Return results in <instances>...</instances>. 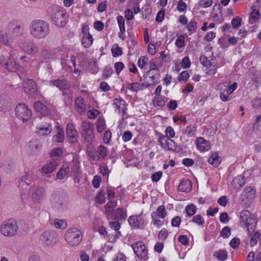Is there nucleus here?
I'll return each instance as SVG.
<instances>
[{
  "instance_id": "1",
  "label": "nucleus",
  "mask_w": 261,
  "mask_h": 261,
  "mask_svg": "<svg viewBox=\"0 0 261 261\" xmlns=\"http://www.w3.org/2000/svg\"><path fill=\"white\" fill-rule=\"evenodd\" d=\"M29 30L31 35L37 39L45 38L50 32L49 24L40 19L33 20L30 24Z\"/></svg>"
},
{
  "instance_id": "2",
  "label": "nucleus",
  "mask_w": 261,
  "mask_h": 261,
  "mask_svg": "<svg viewBox=\"0 0 261 261\" xmlns=\"http://www.w3.org/2000/svg\"><path fill=\"white\" fill-rule=\"evenodd\" d=\"M48 12L51 13V18L57 26L62 27L66 24L67 16L63 9L53 6L48 9Z\"/></svg>"
},
{
  "instance_id": "3",
  "label": "nucleus",
  "mask_w": 261,
  "mask_h": 261,
  "mask_svg": "<svg viewBox=\"0 0 261 261\" xmlns=\"http://www.w3.org/2000/svg\"><path fill=\"white\" fill-rule=\"evenodd\" d=\"M1 232L3 235L8 237L15 236L17 232L22 234V232L18 230L17 222L13 219H8L3 222L1 226Z\"/></svg>"
},
{
  "instance_id": "4",
  "label": "nucleus",
  "mask_w": 261,
  "mask_h": 261,
  "mask_svg": "<svg viewBox=\"0 0 261 261\" xmlns=\"http://www.w3.org/2000/svg\"><path fill=\"white\" fill-rule=\"evenodd\" d=\"M240 225L243 227H247L248 232L250 233L255 230L256 221L249 211L244 210L240 215Z\"/></svg>"
},
{
  "instance_id": "5",
  "label": "nucleus",
  "mask_w": 261,
  "mask_h": 261,
  "mask_svg": "<svg viewBox=\"0 0 261 261\" xmlns=\"http://www.w3.org/2000/svg\"><path fill=\"white\" fill-rule=\"evenodd\" d=\"M67 243L71 246L77 245L82 240V232L76 228L68 229L64 236Z\"/></svg>"
},
{
  "instance_id": "6",
  "label": "nucleus",
  "mask_w": 261,
  "mask_h": 261,
  "mask_svg": "<svg viewBox=\"0 0 261 261\" xmlns=\"http://www.w3.org/2000/svg\"><path fill=\"white\" fill-rule=\"evenodd\" d=\"M33 125L37 129L35 133L40 136L47 135L52 130L50 123L44 121L40 117L34 120L33 122Z\"/></svg>"
},
{
  "instance_id": "7",
  "label": "nucleus",
  "mask_w": 261,
  "mask_h": 261,
  "mask_svg": "<svg viewBox=\"0 0 261 261\" xmlns=\"http://www.w3.org/2000/svg\"><path fill=\"white\" fill-rule=\"evenodd\" d=\"M18 45L29 55L37 54L39 51L38 45L25 38L20 39L18 42Z\"/></svg>"
},
{
  "instance_id": "8",
  "label": "nucleus",
  "mask_w": 261,
  "mask_h": 261,
  "mask_svg": "<svg viewBox=\"0 0 261 261\" xmlns=\"http://www.w3.org/2000/svg\"><path fill=\"white\" fill-rule=\"evenodd\" d=\"M82 135L86 141H92L95 138L92 124L88 121H83L81 124Z\"/></svg>"
},
{
  "instance_id": "9",
  "label": "nucleus",
  "mask_w": 261,
  "mask_h": 261,
  "mask_svg": "<svg viewBox=\"0 0 261 261\" xmlns=\"http://www.w3.org/2000/svg\"><path fill=\"white\" fill-rule=\"evenodd\" d=\"M16 116L23 122L28 121L31 117L32 111L24 103H19L15 108Z\"/></svg>"
},
{
  "instance_id": "10",
  "label": "nucleus",
  "mask_w": 261,
  "mask_h": 261,
  "mask_svg": "<svg viewBox=\"0 0 261 261\" xmlns=\"http://www.w3.org/2000/svg\"><path fill=\"white\" fill-rule=\"evenodd\" d=\"M40 238L42 243L47 247L53 246L58 241L57 234L51 230L44 231Z\"/></svg>"
},
{
  "instance_id": "11",
  "label": "nucleus",
  "mask_w": 261,
  "mask_h": 261,
  "mask_svg": "<svg viewBox=\"0 0 261 261\" xmlns=\"http://www.w3.org/2000/svg\"><path fill=\"white\" fill-rule=\"evenodd\" d=\"M52 204L59 211L63 212L66 210L68 206V200L66 197L61 196L57 194H54L51 197Z\"/></svg>"
},
{
  "instance_id": "12",
  "label": "nucleus",
  "mask_w": 261,
  "mask_h": 261,
  "mask_svg": "<svg viewBox=\"0 0 261 261\" xmlns=\"http://www.w3.org/2000/svg\"><path fill=\"white\" fill-rule=\"evenodd\" d=\"M159 74H155L153 71H148L140 78V84L143 87H148L153 85L155 83V79L159 76Z\"/></svg>"
},
{
  "instance_id": "13",
  "label": "nucleus",
  "mask_w": 261,
  "mask_h": 261,
  "mask_svg": "<svg viewBox=\"0 0 261 261\" xmlns=\"http://www.w3.org/2000/svg\"><path fill=\"white\" fill-rule=\"evenodd\" d=\"M134 253L140 259H143L147 255L148 251L144 244L140 241H138L132 244Z\"/></svg>"
},
{
  "instance_id": "14",
  "label": "nucleus",
  "mask_w": 261,
  "mask_h": 261,
  "mask_svg": "<svg viewBox=\"0 0 261 261\" xmlns=\"http://www.w3.org/2000/svg\"><path fill=\"white\" fill-rule=\"evenodd\" d=\"M23 88L25 93L33 97L37 94V86L32 79H26L23 83Z\"/></svg>"
},
{
  "instance_id": "15",
  "label": "nucleus",
  "mask_w": 261,
  "mask_h": 261,
  "mask_svg": "<svg viewBox=\"0 0 261 261\" xmlns=\"http://www.w3.org/2000/svg\"><path fill=\"white\" fill-rule=\"evenodd\" d=\"M66 135L70 142L76 144L78 142V133L72 123H68L66 126Z\"/></svg>"
},
{
  "instance_id": "16",
  "label": "nucleus",
  "mask_w": 261,
  "mask_h": 261,
  "mask_svg": "<svg viewBox=\"0 0 261 261\" xmlns=\"http://www.w3.org/2000/svg\"><path fill=\"white\" fill-rule=\"evenodd\" d=\"M7 29L11 31L14 36H18L23 31L22 23L18 20H12L8 24Z\"/></svg>"
},
{
  "instance_id": "17",
  "label": "nucleus",
  "mask_w": 261,
  "mask_h": 261,
  "mask_svg": "<svg viewBox=\"0 0 261 261\" xmlns=\"http://www.w3.org/2000/svg\"><path fill=\"white\" fill-rule=\"evenodd\" d=\"M45 190L43 188L35 187L33 188L31 196L34 203H39L41 202L45 195Z\"/></svg>"
},
{
  "instance_id": "18",
  "label": "nucleus",
  "mask_w": 261,
  "mask_h": 261,
  "mask_svg": "<svg viewBox=\"0 0 261 261\" xmlns=\"http://www.w3.org/2000/svg\"><path fill=\"white\" fill-rule=\"evenodd\" d=\"M60 164L59 159H56L49 163L45 164L42 168V172L44 174H49L54 172Z\"/></svg>"
},
{
  "instance_id": "19",
  "label": "nucleus",
  "mask_w": 261,
  "mask_h": 261,
  "mask_svg": "<svg viewBox=\"0 0 261 261\" xmlns=\"http://www.w3.org/2000/svg\"><path fill=\"white\" fill-rule=\"evenodd\" d=\"M11 108L10 99L6 95L0 96V112H6Z\"/></svg>"
},
{
  "instance_id": "20",
  "label": "nucleus",
  "mask_w": 261,
  "mask_h": 261,
  "mask_svg": "<svg viewBox=\"0 0 261 261\" xmlns=\"http://www.w3.org/2000/svg\"><path fill=\"white\" fill-rule=\"evenodd\" d=\"M4 67L11 71H15L20 68V65L15 61V59L13 56H10L9 59L6 62Z\"/></svg>"
},
{
  "instance_id": "21",
  "label": "nucleus",
  "mask_w": 261,
  "mask_h": 261,
  "mask_svg": "<svg viewBox=\"0 0 261 261\" xmlns=\"http://www.w3.org/2000/svg\"><path fill=\"white\" fill-rule=\"evenodd\" d=\"M197 148L202 151L208 150L211 148L210 143L203 138L199 137L196 141Z\"/></svg>"
},
{
  "instance_id": "22",
  "label": "nucleus",
  "mask_w": 261,
  "mask_h": 261,
  "mask_svg": "<svg viewBox=\"0 0 261 261\" xmlns=\"http://www.w3.org/2000/svg\"><path fill=\"white\" fill-rule=\"evenodd\" d=\"M51 83L63 91L68 90L70 87V83L66 80H57L51 81Z\"/></svg>"
},
{
  "instance_id": "23",
  "label": "nucleus",
  "mask_w": 261,
  "mask_h": 261,
  "mask_svg": "<svg viewBox=\"0 0 261 261\" xmlns=\"http://www.w3.org/2000/svg\"><path fill=\"white\" fill-rule=\"evenodd\" d=\"M34 108L37 113L43 115H48L50 113L49 109L40 101H36L34 105Z\"/></svg>"
},
{
  "instance_id": "24",
  "label": "nucleus",
  "mask_w": 261,
  "mask_h": 261,
  "mask_svg": "<svg viewBox=\"0 0 261 261\" xmlns=\"http://www.w3.org/2000/svg\"><path fill=\"white\" fill-rule=\"evenodd\" d=\"M192 189V184L190 180L182 179L181 182L179 183L178 187L177 190L180 192H186L187 193L189 192Z\"/></svg>"
},
{
  "instance_id": "25",
  "label": "nucleus",
  "mask_w": 261,
  "mask_h": 261,
  "mask_svg": "<svg viewBox=\"0 0 261 261\" xmlns=\"http://www.w3.org/2000/svg\"><path fill=\"white\" fill-rule=\"evenodd\" d=\"M32 181V176L29 174L26 173L23 175L18 181V187L22 189H25L29 186Z\"/></svg>"
},
{
  "instance_id": "26",
  "label": "nucleus",
  "mask_w": 261,
  "mask_h": 261,
  "mask_svg": "<svg viewBox=\"0 0 261 261\" xmlns=\"http://www.w3.org/2000/svg\"><path fill=\"white\" fill-rule=\"evenodd\" d=\"M75 107L78 113L82 114L85 112L86 108L83 98L79 97L75 99Z\"/></svg>"
},
{
  "instance_id": "27",
  "label": "nucleus",
  "mask_w": 261,
  "mask_h": 261,
  "mask_svg": "<svg viewBox=\"0 0 261 261\" xmlns=\"http://www.w3.org/2000/svg\"><path fill=\"white\" fill-rule=\"evenodd\" d=\"M69 172V168L68 164H64L57 172V178L59 179H63L68 175Z\"/></svg>"
},
{
  "instance_id": "28",
  "label": "nucleus",
  "mask_w": 261,
  "mask_h": 261,
  "mask_svg": "<svg viewBox=\"0 0 261 261\" xmlns=\"http://www.w3.org/2000/svg\"><path fill=\"white\" fill-rule=\"evenodd\" d=\"M41 145L39 141L33 140L29 143L30 151L33 155H37L38 150L41 148Z\"/></svg>"
},
{
  "instance_id": "29",
  "label": "nucleus",
  "mask_w": 261,
  "mask_h": 261,
  "mask_svg": "<svg viewBox=\"0 0 261 261\" xmlns=\"http://www.w3.org/2000/svg\"><path fill=\"white\" fill-rule=\"evenodd\" d=\"M93 42V38L90 34L84 35L82 39V43L85 48H89Z\"/></svg>"
},
{
  "instance_id": "30",
  "label": "nucleus",
  "mask_w": 261,
  "mask_h": 261,
  "mask_svg": "<svg viewBox=\"0 0 261 261\" xmlns=\"http://www.w3.org/2000/svg\"><path fill=\"white\" fill-rule=\"evenodd\" d=\"M255 193V189L251 187H246L243 192L244 196H246L249 201H251L254 198Z\"/></svg>"
},
{
  "instance_id": "31",
  "label": "nucleus",
  "mask_w": 261,
  "mask_h": 261,
  "mask_svg": "<svg viewBox=\"0 0 261 261\" xmlns=\"http://www.w3.org/2000/svg\"><path fill=\"white\" fill-rule=\"evenodd\" d=\"M96 152L98 160H103L107 155V148L103 145H99L97 147Z\"/></svg>"
},
{
  "instance_id": "32",
  "label": "nucleus",
  "mask_w": 261,
  "mask_h": 261,
  "mask_svg": "<svg viewBox=\"0 0 261 261\" xmlns=\"http://www.w3.org/2000/svg\"><path fill=\"white\" fill-rule=\"evenodd\" d=\"M208 162L214 167H218L221 162V157L217 153H213L209 158Z\"/></svg>"
},
{
  "instance_id": "33",
  "label": "nucleus",
  "mask_w": 261,
  "mask_h": 261,
  "mask_svg": "<svg viewBox=\"0 0 261 261\" xmlns=\"http://www.w3.org/2000/svg\"><path fill=\"white\" fill-rule=\"evenodd\" d=\"M113 213L116 220H120L125 219L126 218V212L121 208H118L115 210H113Z\"/></svg>"
},
{
  "instance_id": "34",
  "label": "nucleus",
  "mask_w": 261,
  "mask_h": 261,
  "mask_svg": "<svg viewBox=\"0 0 261 261\" xmlns=\"http://www.w3.org/2000/svg\"><path fill=\"white\" fill-rule=\"evenodd\" d=\"M249 236L251 237L250 238V246L251 247L256 245L258 240L259 239L260 234L258 231H251L250 233L248 232Z\"/></svg>"
},
{
  "instance_id": "35",
  "label": "nucleus",
  "mask_w": 261,
  "mask_h": 261,
  "mask_svg": "<svg viewBox=\"0 0 261 261\" xmlns=\"http://www.w3.org/2000/svg\"><path fill=\"white\" fill-rule=\"evenodd\" d=\"M58 133L55 137V141L58 143H62L65 138L64 132L62 128L57 126Z\"/></svg>"
},
{
  "instance_id": "36",
  "label": "nucleus",
  "mask_w": 261,
  "mask_h": 261,
  "mask_svg": "<svg viewBox=\"0 0 261 261\" xmlns=\"http://www.w3.org/2000/svg\"><path fill=\"white\" fill-rule=\"evenodd\" d=\"M113 105L119 111V112L122 111L123 114L125 113L124 110L125 108L124 106V101L115 99L114 101Z\"/></svg>"
},
{
  "instance_id": "37",
  "label": "nucleus",
  "mask_w": 261,
  "mask_h": 261,
  "mask_svg": "<svg viewBox=\"0 0 261 261\" xmlns=\"http://www.w3.org/2000/svg\"><path fill=\"white\" fill-rule=\"evenodd\" d=\"M214 256L216 257L219 260L224 261L227 258V252L225 250H219L214 253Z\"/></svg>"
},
{
  "instance_id": "38",
  "label": "nucleus",
  "mask_w": 261,
  "mask_h": 261,
  "mask_svg": "<svg viewBox=\"0 0 261 261\" xmlns=\"http://www.w3.org/2000/svg\"><path fill=\"white\" fill-rule=\"evenodd\" d=\"M164 148L168 150L174 151L176 149V146L173 140L170 138H167Z\"/></svg>"
},
{
  "instance_id": "39",
  "label": "nucleus",
  "mask_w": 261,
  "mask_h": 261,
  "mask_svg": "<svg viewBox=\"0 0 261 261\" xmlns=\"http://www.w3.org/2000/svg\"><path fill=\"white\" fill-rule=\"evenodd\" d=\"M54 225L56 228L64 229L67 226V222L64 220L55 219L54 221Z\"/></svg>"
},
{
  "instance_id": "40",
  "label": "nucleus",
  "mask_w": 261,
  "mask_h": 261,
  "mask_svg": "<svg viewBox=\"0 0 261 261\" xmlns=\"http://www.w3.org/2000/svg\"><path fill=\"white\" fill-rule=\"evenodd\" d=\"M0 42L9 46L12 44L11 39L8 38L7 35L2 31H0Z\"/></svg>"
},
{
  "instance_id": "41",
  "label": "nucleus",
  "mask_w": 261,
  "mask_h": 261,
  "mask_svg": "<svg viewBox=\"0 0 261 261\" xmlns=\"http://www.w3.org/2000/svg\"><path fill=\"white\" fill-rule=\"evenodd\" d=\"M105 191L101 189L97 194L96 197V201L99 204H102L105 202Z\"/></svg>"
},
{
  "instance_id": "42",
  "label": "nucleus",
  "mask_w": 261,
  "mask_h": 261,
  "mask_svg": "<svg viewBox=\"0 0 261 261\" xmlns=\"http://www.w3.org/2000/svg\"><path fill=\"white\" fill-rule=\"evenodd\" d=\"M63 95L64 96V100L66 105L71 104L72 99V95L71 92L68 89L65 91L63 92Z\"/></svg>"
},
{
  "instance_id": "43",
  "label": "nucleus",
  "mask_w": 261,
  "mask_h": 261,
  "mask_svg": "<svg viewBox=\"0 0 261 261\" xmlns=\"http://www.w3.org/2000/svg\"><path fill=\"white\" fill-rule=\"evenodd\" d=\"M97 130L99 133H101L106 128L105 120L101 118H98L96 122Z\"/></svg>"
},
{
  "instance_id": "44",
  "label": "nucleus",
  "mask_w": 261,
  "mask_h": 261,
  "mask_svg": "<svg viewBox=\"0 0 261 261\" xmlns=\"http://www.w3.org/2000/svg\"><path fill=\"white\" fill-rule=\"evenodd\" d=\"M140 218V216H130L128 218V222L132 226L138 228L139 227V219Z\"/></svg>"
},
{
  "instance_id": "45",
  "label": "nucleus",
  "mask_w": 261,
  "mask_h": 261,
  "mask_svg": "<svg viewBox=\"0 0 261 261\" xmlns=\"http://www.w3.org/2000/svg\"><path fill=\"white\" fill-rule=\"evenodd\" d=\"M112 53L113 56L116 57L122 54V50L121 47H119L117 44H115L112 48Z\"/></svg>"
},
{
  "instance_id": "46",
  "label": "nucleus",
  "mask_w": 261,
  "mask_h": 261,
  "mask_svg": "<svg viewBox=\"0 0 261 261\" xmlns=\"http://www.w3.org/2000/svg\"><path fill=\"white\" fill-rule=\"evenodd\" d=\"M62 154V150L61 148H56L54 149L50 153V156L53 160L56 159H59Z\"/></svg>"
},
{
  "instance_id": "47",
  "label": "nucleus",
  "mask_w": 261,
  "mask_h": 261,
  "mask_svg": "<svg viewBox=\"0 0 261 261\" xmlns=\"http://www.w3.org/2000/svg\"><path fill=\"white\" fill-rule=\"evenodd\" d=\"M72 166L71 167V171L73 173V177H77V174L80 169V164L77 161H72Z\"/></svg>"
},
{
  "instance_id": "48",
  "label": "nucleus",
  "mask_w": 261,
  "mask_h": 261,
  "mask_svg": "<svg viewBox=\"0 0 261 261\" xmlns=\"http://www.w3.org/2000/svg\"><path fill=\"white\" fill-rule=\"evenodd\" d=\"M187 215L191 217L194 215L196 211V207L193 204L188 205L185 208Z\"/></svg>"
},
{
  "instance_id": "49",
  "label": "nucleus",
  "mask_w": 261,
  "mask_h": 261,
  "mask_svg": "<svg viewBox=\"0 0 261 261\" xmlns=\"http://www.w3.org/2000/svg\"><path fill=\"white\" fill-rule=\"evenodd\" d=\"M157 215L161 218H164L166 215L165 207L164 205L159 206L156 210V214H155V216Z\"/></svg>"
},
{
  "instance_id": "50",
  "label": "nucleus",
  "mask_w": 261,
  "mask_h": 261,
  "mask_svg": "<svg viewBox=\"0 0 261 261\" xmlns=\"http://www.w3.org/2000/svg\"><path fill=\"white\" fill-rule=\"evenodd\" d=\"M117 22L119 25L120 31L124 33L125 31L124 22L125 20L123 16H118L117 18Z\"/></svg>"
},
{
  "instance_id": "51",
  "label": "nucleus",
  "mask_w": 261,
  "mask_h": 261,
  "mask_svg": "<svg viewBox=\"0 0 261 261\" xmlns=\"http://www.w3.org/2000/svg\"><path fill=\"white\" fill-rule=\"evenodd\" d=\"M153 103L154 106L160 107H163L165 105V100L162 97L159 96L154 97Z\"/></svg>"
},
{
  "instance_id": "52",
  "label": "nucleus",
  "mask_w": 261,
  "mask_h": 261,
  "mask_svg": "<svg viewBox=\"0 0 261 261\" xmlns=\"http://www.w3.org/2000/svg\"><path fill=\"white\" fill-rule=\"evenodd\" d=\"M175 44L179 48L185 47V37L183 35H179L178 36L175 41Z\"/></svg>"
},
{
  "instance_id": "53",
  "label": "nucleus",
  "mask_w": 261,
  "mask_h": 261,
  "mask_svg": "<svg viewBox=\"0 0 261 261\" xmlns=\"http://www.w3.org/2000/svg\"><path fill=\"white\" fill-rule=\"evenodd\" d=\"M200 62L204 66L210 68L212 66L211 63L208 61L207 58L206 56L202 55L199 58Z\"/></svg>"
},
{
  "instance_id": "54",
  "label": "nucleus",
  "mask_w": 261,
  "mask_h": 261,
  "mask_svg": "<svg viewBox=\"0 0 261 261\" xmlns=\"http://www.w3.org/2000/svg\"><path fill=\"white\" fill-rule=\"evenodd\" d=\"M192 221L199 225H202L204 223L203 218L200 215H197L194 216L192 218Z\"/></svg>"
},
{
  "instance_id": "55",
  "label": "nucleus",
  "mask_w": 261,
  "mask_h": 261,
  "mask_svg": "<svg viewBox=\"0 0 261 261\" xmlns=\"http://www.w3.org/2000/svg\"><path fill=\"white\" fill-rule=\"evenodd\" d=\"M117 206V202L111 201L108 202L105 206V209L107 212L112 213V209L115 207Z\"/></svg>"
},
{
  "instance_id": "56",
  "label": "nucleus",
  "mask_w": 261,
  "mask_h": 261,
  "mask_svg": "<svg viewBox=\"0 0 261 261\" xmlns=\"http://www.w3.org/2000/svg\"><path fill=\"white\" fill-rule=\"evenodd\" d=\"M260 18V13L258 10L254 9L252 10V13L251 14V16L250 18V21L252 22V20H253L254 21L258 20Z\"/></svg>"
},
{
  "instance_id": "57",
  "label": "nucleus",
  "mask_w": 261,
  "mask_h": 261,
  "mask_svg": "<svg viewBox=\"0 0 261 261\" xmlns=\"http://www.w3.org/2000/svg\"><path fill=\"white\" fill-rule=\"evenodd\" d=\"M242 21L241 18L237 16L235 18H233L231 20V25L234 29H238L240 27L241 25V23Z\"/></svg>"
},
{
  "instance_id": "58",
  "label": "nucleus",
  "mask_w": 261,
  "mask_h": 261,
  "mask_svg": "<svg viewBox=\"0 0 261 261\" xmlns=\"http://www.w3.org/2000/svg\"><path fill=\"white\" fill-rule=\"evenodd\" d=\"M148 60V58H147L146 57H141L138 60V66L142 69L144 68L145 66L147 64Z\"/></svg>"
},
{
  "instance_id": "59",
  "label": "nucleus",
  "mask_w": 261,
  "mask_h": 261,
  "mask_svg": "<svg viewBox=\"0 0 261 261\" xmlns=\"http://www.w3.org/2000/svg\"><path fill=\"white\" fill-rule=\"evenodd\" d=\"M168 235V232L166 228H163L161 230L158 234V238L161 240H165L166 239Z\"/></svg>"
},
{
  "instance_id": "60",
  "label": "nucleus",
  "mask_w": 261,
  "mask_h": 261,
  "mask_svg": "<svg viewBox=\"0 0 261 261\" xmlns=\"http://www.w3.org/2000/svg\"><path fill=\"white\" fill-rule=\"evenodd\" d=\"M112 73V68L110 66H106L102 72V75L105 78H108L111 75Z\"/></svg>"
},
{
  "instance_id": "61",
  "label": "nucleus",
  "mask_w": 261,
  "mask_h": 261,
  "mask_svg": "<svg viewBox=\"0 0 261 261\" xmlns=\"http://www.w3.org/2000/svg\"><path fill=\"white\" fill-rule=\"evenodd\" d=\"M230 234V229L228 226L224 227L220 232V235L224 238H228Z\"/></svg>"
},
{
  "instance_id": "62",
  "label": "nucleus",
  "mask_w": 261,
  "mask_h": 261,
  "mask_svg": "<svg viewBox=\"0 0 261 261\" xmlns=\"http://www.w3.org/2000/svg\"><path fill=\"white\" fill-rule=\"evenodd\" d=\"M189 77V74L187 71H184L180 73L178 77L179 81H184L187 82Z\"/></svg>"
},
{
  "instance_id": "63",
  "label": "nucleus",
  "mask_w": 261,
  "mask_h": 261,
  "mask_svg": "<svg viewBox=\"0 0 261 261\" xmlns=\"http://www.w3.org/2000/svg\"><path fill=\"white\" fill-rule=\"evenodd\" d=\"M127 89L134 92H137L140 89L139 88V84L137 82L127 84Z\"/></svg>"
},
{
  "instance_id": "64",
  "label": "nucleus",
  "mask_w": 261,
  "mask_h": 261,
  "mask_svg": "<svg viewBox=\"0 0 261 261\" xmlns=\"http://www.w3.org/2000/svg\"><path fill=\"white\" fill-rule=\"evenodd\" d=\"M124 64L121 62H117L114 64V68L116 73L119 74L122 70L124 68Z\"/></svg>"
}]
</instances>
